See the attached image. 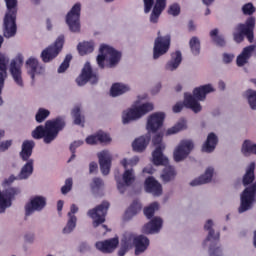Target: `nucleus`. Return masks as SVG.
I'll return each instance as SVG.
<instances>
[{
	"label": "nucleus",
	"instance_id": "nucleus-1",
	"mask_svg": "<svg viewBox=\"0 0 256 256\" xmlns=\"http://www.w3.org/2000/svg\"><path fill=\"white\" fill-rule=\"evenodd\" d=\"M255 167V162H251L246 167L245 174L242 180V183L246 188L240 195V207L238 208L239 213H245V211H249V209H251L253 203L255 202Z\"/></svg>",
	"mask_w": 256,
	"mask_h": 256
},
{
	"label": "nucleus",
	"instance_id": "nucleus-2",
	"mask_svg": "<svg viewBox=\"0 0 256 256\" xmlns=\"http://www.w3.org/2000/svg\"><path fill=\"white\" fill-rule=\"evenodd\" d=\"M152 143L155 147V150L152 152V160L154 165H163L165 168L161 174V179L164 183H169L173 181L177 176V172L173 166H169V158L163 155L165 151V143H163V135L157 134L154 136Z\"/></svg>",
	"mask_w": 256,
	"mask_h": 256
},
{
	"label": "nucleus",
	"instance_id": "nucleus-3",
	"mask_svg": "<svg viewBox=\"0 0 256 256\" xmlns=\"http://www.w3.org/2000/svg\"><path fill=\"white\" fill-rule=\"evenodd\" d=\"M65 129V118L58 117L53 120H48L45 126L40 125L32 131L33 139H44V143L49 145L57 139L59 131Z\"/></svg>",
	"mask_w": 256,
	"mask_h": 256
},
{
	"label": "nucleus",
	"instance_id": "nucleus-4",
	"mask_svg": "<svg viewBox=\"0 0 256 256\" xmlns=\"http://www.w3.org/2000/svg\"><path fill=\"white\" fill-rule=\"evenodd\" d=\"M209 93H215V86L213 84L201 85L193 90V94H184V107L191 109L194 113H200L203 107L199 101H205Z\"/></svg>",
	"mask_w": 256,
	"mask_h": 256
},
{
	"label": "nucleus",
	"instance_id": "nucleus-5",
	"mask_svg": "<svg viewBox=\"0 0 256 256\" xmlns=\"http://www.w3.org/2000/svg\"><path fill=\"white\" fill-rule=\"evenodd\" d=\"M133 246L135 247V255H141V253H145L147 247H149V238L143 235L137 236L133 233L124 234L118 255L125 256V253H127L129 249H132Z\"/></svg>",
	"mask_w": 256,
	"mask_h": 256
},
{
	"label": "nucleus",
	"instance_id": "nucleus-6",
	"mask_svg": "<svg viewBox=\"0 0 256 256\" xmlns=\"http://www.w3.org/2000/svg\"><path fill=\"white\" fill-rule=\"evenodd\" d=\"M121 165L124 167L125 171L123 173L122 178L119 176H115V180L117 183V189L119 193L123 194L127 191V187H131L133 183H135V171L133 168L137 163H139V158L137 156L132 157L131 159L124 158L121 160Z\"/></svg>",
	"mask_w": 256,
	"mask_h": 256
},
{
	"label": "nucleus",
	"instance_id": "nucleus-7",
	"mask_svg": "<svg viewBox=\"0 0 256 256\" xmlns=\"http://www.w3.org/2000/svg\"><path fill=\"white\" fill-rule=\"evenodd\" d=\"M35 147V142L33 140H25L22 143V148L20 151V157L22 161H26V163L22 166L20 173L18 174V179L20 181H24L29 179L31 175H33V159L31 155H33V148Z\"/></svg>",
	"mask_w": 256,
	"mask_h": 256
},
{
	"label": "nucleus",
	"instance_id": "nucleus-8",
	"mask_svg": "<svg viewBox=\"0 0 256 256\" xmlns=\"http://www.w3.org/2000/svg\"><path fill=\"white\" fill-rule=\"evenodd\" d=\"M7 12L4 17V37L11 39L17 34V0H5Z\"/></svg>",
	"mask_w": 256,
	"mask_h": 256
},
{
	"label": "nucleus",
	"instance_id": "nucleus-9",
	"mask_svg": "<svg viewBox=\"0 0 256 256\" xmlns=\"http://www.w3.org/2000/svg\"><path fill=\"white\" fill-rule=\"evenodd\" d=\"M121 61V52L108 44H101L99 47V54L97 56L98 67L105 68V62L108 63V67L113 68L119 65Z\"/></svg>",
	"mask_w": 256,
	"mask_h": 256
},
{
	"label": "nucleus",
	"instance_id": "nucleus-10",
	"mask_svg": "<svg viewBox=\"0 0 256 256\" xmlns=\"http://www.w3.org/2000/svg\"><path fill=\"white\" fill-rule=\"evenodd\" d=\"M153 109V103L146 102L144 104H139V101H137L130 108L123 111L122 123L123 125H128L131 121H137L141 119V117H144V115H147V113H150V111H153Z\"/></svg>",
	"mask_w": 256,
	"mask_h": 256
},
{
	"label": "nucleus",
	"instance_id": "nucleus-11",
	"mask_svg": "<svg viewBox=\"0 0 256 256\" xmlns=\"http://www.w3.org/2000/svg\"><path fill=\"white\" fill-rule=\"evenodd\" d=\"M255 21V17L250 16L244 24H238L236 26L233 32L234 41H236V43H241L244 35H246L250 43H253V29H255Z\"/></svg>",
	"mask_w": 256,
	"mask_h": 256
},
{
	"label": "nucleus",
	"instance_id": "nucleus-12",
	"mask_svg": "<svg viewBox=\"0 0 256 256\" xmlns=\"http://www.w3.org/2000/svg\"><path fill=\"white\" fill-rule=\"evenodd\" d=\"M21 67H23V55L18 54L11 60L9 71L15 85H17L19 89H23L25 87V82L23 81V70H21Z\"/></svg>",
	"mask_w": 256,
	"mask_h": 256
},
{
	"label": "nucleus",
	"instance_id": "nucleus-13",
	"mask_svg": "<svg viewBox=\"0 0 256 256\" xmlns=\"http://www.w3.org/2000/svg\"><path fill=\"white\" fill-rule=\"evenodd\" d=\"M65 43V36H59L56 41L44 49L41 53V59L44 63H51L53 59H55L61 50L63 49V45Z\"/></svg>",
	"mask_w": 256,
	"mask_h": 256
},
{
	"label": "nucleus",
	"instance_id": "nucleus-14",
	"mask_svg": "<svg viewBox=\"0 0 256 256\" xmlns=\"http://www.w3.org/2000/svg\"><path fill=\"white\" fill-rule=\"evenodd\" d=\"M81 4L76 3L66 16V23L72 33H79L81 31Z\"/></svg>",
	"mask_w": 256,
	"mask_h": 256
},
{
	"label": "nucleus",
	"instance_id": "nucleus-15",
	"mask_svg": "<svg viewBox=\"0 0 256 256\" xmlns=\"http://www.w3.org/2000/svg\"><path fill=\"white\" fill-rule=\"evenodd\" d=\"M195 144H193L192 140H182L176 146L173 152L174 161L176 163H181V161H185L191 155V151H193Z\"/></svg>",
	"mask_w": 256,
	"mask_h": 256
},
{
	"label": "nucleus",
	"instance_id": "nucleus-16",
	"mask_svg": "<svg viewBox=\"0 0 256 256\" xmlns=\"http://www.w3.org/2000/svg\"><path fill=\"white\" fill-rule=\"evenodd\" d=\"M47 206V198L45 196H32L25 205V215L30 217L33 213H41Z\"/></svg>",
	"mask_w": 256,
	"mask_h": 256
},
{
	"label": "nucleus",
	"instance_id": "nucleus-17",
	"mask_svg": "<svg viewBox=\"0 0 256 256\" xmlns=\"http://www.w3.org/2000/svg\"><path fill=\"white\" fill-rule=\"evenodd\" d=\"M109 209V202H103L94 209L88 211L87 215L93 220V227H99L102 223H105V216Z\"/></svg>",
	"mask_w": 256,
	"mask_h": 256
},
{
	"label": "nucleus",
	"instance_id": "nucleus-18",
	"mask_svg": "<svg viewBox=\"0 0 256 256\" xmlns=\"http://www.w3.org/2000/svg\"><path fill=\"white\" fill-rule=\"evenodd\" d=\"M171 46V36H159L154 41L153 48V59L157 60L159 57H163L167 51H169V47Z\"/></svg>",
	"mask_w": 256,
	"mask_h": 256
},
{
	"label": "nucleus",
	"instance_id": "nucleus-19",
	"mask_svg": "<svg viewBox=\"0 0 256 256\" xmlns=\"http://www.w3.org/2000/svg\"><path fill=\"white\" fill-rule=\"evenodd\" d=\"M99 81V77L96 73H94L93 69L91 68V64L87 62L82 69V73L76 79V83L79 87H83V85H87V83H91L95 85Z\"/></svg>",
	"mask_w": 256,
	"mask_h": 256
},
{
	"label": "nucleus",
	"instance_id": "nucleus-20",
	"mask_svg": "<svg viewBox=\"0 0 256 256\" xmlns=\"http://www.w3.org/2000/svg\"><path fill=\"white\" fill-rule=\"evenodd\" d=\"M21 190L19 188H8L3 192H0V213H5L9 207H11L13 199L16 195H19Z\"/></svg>",
	"mask_w": 256,
	"mask_h": 256
},
{
	"label": "nucleus",
	"instance_id": "nucleus-21",
	"mask_svg": "<svg viewBox=\"0 0 256 256\" xmlns=\"http://www.w3.org/2000/svg\"><path fill=\"white\" fill-rule=\"evenodd\" d=\"M77 213H79V206L72 204L67 213L66 225L62 229L63 235H71L77 229Z\"/></svg>",
	"mask_w": 256,
	"mask_h": 256
},
{
	"label": "nucleus",
	"instance_id": "nucleus-22",
	"mask_svg": "<svg viewBox=\"0 0 256 256\" xmlns=\"http://www.w3.org/2000/svg\"><path fill=\"white\" fill-rule=\"evenodd\" d=\"M25 66L27 74L31 77L32 81H35V77H39V75H45V66L39 63V60L35 57L28 58Z\"/></svg>",
	"mask_w": 256,
	"mask_h": 256
},
{
	"label": "nucleus",
	"instance_id": "nucleus-23",
	"mask_svg": "<svg viewBox=\"0 0 256 256\" xmlns=\"http://www.w3.org/2000/svg\"><path fill=\"white\" fill-rule=\"evenodd\" d=\"M165 121V113L155 112L151 114L147 119L146 129L148 133H156L161 127H163V122Z\"/></svg>",
	"mask_w": 256,
	"mask_h": 256
},
{
	"label": "nucleus",
	"instance_id": "nucleus-24",
	"mask_svg": "<svg viewBox=\"0 0 256 256\" xmlns=\"http://www.w3.org/2000/svg\"><path fill=\"white\" fill-rule=\"evenodd\" d=\"M98 159L102 175H109L111 171V161H113L111 152H109L108 150H103L99 152Z\"/></svg>",
	"mask_w": 256,
	"mask_h": 256
},
{
	"label": "nucleus",
	"instance_id": "nucleus-25",
	"mask_svg": "<svg viewBox=\"0 0 256 256\" xmlns=\"http://www.w3.org/2000/svg\"><path fill=\"white\" fill-rule=\"evenodd\" d=\"M118 245H119V239L112 238V239L96 242L95 247L96 249H98V251H101V253H113V251L117 249Z\"/></svg>",
	"mask_w": 256,
	"mask_h": 256
},
{
	"label": "nucleus",
	"instance_id": "nucleus-26",
	"mask_svg": "<svg viewBox=\"0 0 256 256\" xmlns=\"http://www.w3.org/2000/svg\"><path fill=\"white\" fill-rule=\"evenodd\" d=\"M255 52V45H250L243 48L242 52L236 58V64L238 67H245L249 63V59Z\"/></svg>",
	"mask_w": 256,
	"mask_h": 256
},
{
	"label": "nucleus",
	"instance_id": "nucleus-27",
	"mask_svg": "<svg viewBox=\"0 0 256 256\" xmlns=\"http://www.w3.org/2000/svg\"><path fill=\"white\" fill-rule=\"evenodd\" d=\"M163 227V219L161 217H154L149 223L142 228L143 233L146 235H153L159 233Z\"/></svg>",
	"mask_w": 256,
	"mask_h": 256
},
{
	"label": "nucleus",
	"instance_id": "nucleus-28",
	"mask_svg": "<svg viewBox=\"0 0 256 256\" xmlns=\"http://www.w3.org/2000/svg\"><path fill=\"white\" fill-rule=\"evenodd\" d=\"M145 189L147 193H151L154 197H159L163 194V188L161 184L153 177H148L145 181Z\"/></svg>",
	"mask_w": 256,
	"mask_h": 256
},
{
	"label": "nucleus",
	"instance_id": "nucleus-29",
	"mask_svg": "<svg viewBox=\"0 0 256 256\" xmlns=\"http://www.w3.org/2000/svg\"><path fill=\"white\" fill-rule=\"evenodd\" d=\"M167 7V0H156L150 14V23H158L159 17Z\"/></svg>",
	"mask_w": 256,
	"mask_h": 256
},
{
	"label": "nucleus",
	"instance_id": "nucleus-30",
	"mask_svg": "<svg viewBox=\"0 0 256 256\" xmlns=\"http://www.w3.org/2000/svg\"><path fill=\"white\" fill-rule=\"evenodd\" d=\"M213 173H215V169L213 167H208L202 176L190 182L191 187H197V185H205L206 183H211V180L213 179Z\"/></svg>",
	"mask_w": 256,
	"mask_h": 256
},
{
	"label": "nucleus",
	"instance_id": "nucleus-31",
	"mask_svg": "<svg viewBox=\"0 0 256 256\" xmlns=\"http://www.w3.org/2000/svg\"><path fill=\"white\" fill-rule=\"evenodd\" d=\"M213 227H215V222L212 219L207 220L204 224L205 231H208V236L204 242L205 245H207L209 241H211V243L219 241L220 234L219 232H215V229H213Z\"/></svg>",
	"mask_w": 256,
	"mask_h": 256
},
{
	"label": "nucleus",
	"instance_id": "nucleus-32",
	"mask_svg": "<svg viewBox=\"0 0 256 256\" xmlns=\"http://www.w3.org/2000/svg\"><path fill=\"white\" fill-rule=\"evenodd\" d=\"M217 143H219V138L217 137V134L211 132L210 134H208V137L202 146V151L204 153H213V151H215V148L217 147Z\"/></svg>",
	"mask_w": 256,
	"mask_h": 256
},
{
	"label": "nucleus",
	"instance_id": "nucleus-33",
	"mask_svg": "<svg viewBox=\"0 0 256 256\" xmlns=\"http://www.w3.org/2000/svg\"><path fill=\"white\" fill-rule=\"evenodd\" d=\"M181 61H183L181 53L179 51H176L171 55V59L166 63V71H177V69H179V65H181Z\"/></svg>",
	"mask_w": 256,
	"mask_h": 256
},
{
	"label": "nucleus",
	"instance_id": "nucleus-34",
	"mask_svg": "<svg viewBox=\"0 0 256 256\" xmlns=\"http://www.w3.org/2000/svg\"><path fill=\"white\" fill-rule=\"evenodd\" d=\"M129 91H131V86H129V84L115 83L110 89V95L112 97H119L120 95H125V93H129Z\"/></svg>",
	"mask_w": 256,
	"mask_h": 256
},
{
	"label": "nucleus",
	"instance_id": "nucleus-35",
	"mask_svg": "<svg viewBox=\"0 0 256 256\" xmlns=\"http://www.w3.org/2000/svg\"><path fill=\"white\" fill-rule=\"evenodd\" d=\"M7 65H9V59L0 55V95L5 87V80L7 79Z\"/></svg>",
	"mask_w": 256,
	"mask_h": 256
},
{
	"label": "nucleus",
	"instance_id": "nucleus-36",
	"mask_svg": "<svg viewBox=\"0 0 256 256\" xmlns=\"http://www.w3.org/2000/svg\"><path fill=\"white\" fill-rule=\"evenodd\" d=\"M149 141H151V135L148 134L146 136H141L133 142L132 147L134 151H137V153H141L142 151H145V149H147Z\"/></svg>",
	"mask_w": 256,
	"mask_h": 256
},
{
	"label": "nucleus",
	"instance_id": "nucleus-37",
	"mask_svg": "<svg viewBox=\"0 0 256 256\" xmlns=\"http://www.w3.org/2000/svg\"><path fill=\"white\" fill-rule=\"evenodd\" d=\"M241 152L245 157H249V155H256V144L252 141L245 140L242 144Z\"/></svg>",
	"mask_w": 256,
	"mask_h": 256
},
{
	"label": "nucleus",
	"instance_id": "nucleus-38",
	"mask_svg": "<svg viewBox=\"0 0 256 256\" xmlns=\"http://www.w3.org/2000/svg\"><path fill=\"white\" fill-rule=\"evenodd\" d=\"M185 129H187V121L185 119H181L167 130L166 135H175L180 131H185Z\"/></svg>",
	"mask_w": 256,
	"mask_h": 256
},
{
	"label": "nucleus",
	"instance_id": "nucleus-39",
	"mask_svg": "<svg viewBox=\"0 0 256 256\" xmlns=\"http://www.w3.org/2000/svg\"><path fill=\"white\" fill-rule=\"evenodd\" d=\"M141 211V203L134 201L125 212V219H133Z\"/></svg>",
	"mask_w": 256,
	"mask_h": 256
},
{
	"label": "nucleus",
	"instance_id": "nucleus-40",
	"mask_svg": "<svg viewBox=\"0 0 256 256\" xmlns=\"http://www.w3.org/2000/svg\"><path fill=\"white\" fill-rule=\"evenodd\" d=\"M95 50V43L93 41L83 42L78 44V52L80 55H87L93 53Z\"/></svg>",
	"mask_w": 256,
	"mask_h": 256
},
{
	"label": "nucleus",
	"instance_id": "nucleus-41",
	"mask_svg": "<svg viewBox=\"0 0 256 256\" xmlns=\"http://www.w3.org/2000/svg\"><path fill=\"white\" fill-rule=\"evenodd\" d=\"M243 97L247 99L250 108L253 111H256V91L253 89H248L243 93Z\"/></svg>",
	"mask_w": 256,
	"mask_h": 256
},
{
	"label": "nucleus",
	"instance_id": "nucleus-42",
	"mask_svg": "<svg viewBox=\"0 0 256 256\" xmlns=\"http://www.w3.org/2000/svg\"><path fill=\"white\" fill-rule=\"evenodd\" d=\"M210 37L213 43H216L219 47H225V38L219 35V29H213L210 31Z\"/></svg>",
	"mask_w": 256,
	"mask_h": 256
},
{
	"label": "nucleus",
	"instance_id": "nucleus-43",
	"mask_svg": "<svg viewBox=\"0 0 256 256\" xmlns=\"http://www.w3.org/2000/svg\"><path fill=\"white\" fill-rule=\"evenodd\" d=\"M72 117L75 125H83L85 123V116L81 115V108L79 106L73 108Z\"/></svg>",
	"mask_w": 256,
	"mask_h": 256
},
{
	"label": "nucleus",
	"instance_id": "nucleus-44",
	"mask_svg": "<svg viewBox=\"0 0 256 256\" xmlns=\"http://www.w3.org/2000/svg\"><path fill=\"white\" fill-rule=\"evenodd\" d=\"M104 187L105 183L103 182V179L98 177L93 178L92 182L90 183V189L94 193H99Z\"/></svg>",
	"mask_w": 256,
	"mask_h": 256
},
{
	"label": "nucleus",
	"instance_id": "nucleus-45",
	"mask_svg": "<svg viewBox=\"0 0 256 256\" xmlns=\"http://www.w3.org/2000/svg\"><path fill=\"white\" fill-rule=\"evenodd\" d=\"M189 45L193 55H199L201 52V42L199 41V38L192 37L190 39Z\"/></svg>",
	"mask_w": 256,
	"mask_h": 256
},
{
	"label": "nucleus",
	"instance_id": "nucleus-46",
	"mask_svg": "<svg viewBox=\"0 0 256 256\" xmlns=\"http://www.w3.org/2000/svg\"><path fill=\"white\" fill-rule=\"evenodd\" d=\"M49 115H51V112L49 110L45 108H39L35 115L36 122L43 123V121H45V119H47Z\"/></svg>",
	"mask_w": 256,
	"mask_h": 256
},
{
	"label": "nucleus",
	"instance_id": "nucleus-47",
	"mask_svg": "<svg viewBox=\"0 0 256 256\" xmlns=\"http://www.w3.org/2000/svg\"><path fill=\"white\" fill-rule=\"evenodd\" d=\"M155 211H159V203L153 202L148 207L144 209V215L147 217V219H151L153 215H155Z\"/></svg>",
	"mask_w": 256,
	"mask_h": 256
},
{
	"label": "nucleus",
	"instance_id": "nucleus-48",
	"mask_svg": "<svg viewBox=\"0 0 256 256\" xmlns=\"http://www.w3.org/2000/svg\"><path fill=\"white\" fill-rule=\"evenodd\" d=\"M72 59H73V56H71V54H67L64 61L61 63V65L58 68V73H65V70L69 69V63H71Z\"/></svg>",
	"mask_w": 256,
	"mask_h": 256
},
{
	"label": "nucleus",
	"instance_id": "nucleus-49",
	"mask_svg": "<svg viewBox=\"0 0 256 256\" xmlns=\"http://www.w3.org/2000/svg\"><path fill=\"white\" fill-rule=\"evenodd\" d=\"M256 11V8L255 6L253 5V3L249 2V3H246L242 6V13L243 15H253V13H255Z\"/></svg>",
	"mask_w": 256,
	"mask_h": 256
},
{
	"label": "nucleus",
	"instance_id": "nucleus-50",
	"mask_svg": "<svg viewBox=\"0 0 256 256\" xmlns=\"http://www.w3.org/2000/svg\"><path fill=\"white\" fill-rule=\"evenodd\" d=\"M180 13H181V6H179V4L174 3L169 6L168 15H172V17H177Z\"/></svg>",
	"mask_w": 256,
	"mask_h": 256
},
{
	"label": "nucleus",
	"instance_id": "nucleus-51",
	"mask_svg": "<svg viewBox=\"0 0 256 256\" xmlns=\"http://www.w3.org/2000/svg\"><path fill=\"white\" fill-rule=\"evenodd\" d=\"M71 189H73V179L68 178L65 180V184L61 188L62 195H67Z\"/></svg>",
	"mask_w": 256,
	"mask_h": 256
},
{
	"label": "nucleus",
	"instance_id": "nucleus-52",
	"mask_svg": "<svg viewBox=\"0 0 256 256\" xmlns=\"http://www.w3.org/2000/svg\"><path fill=\"white\" fill-rule=\"evenodd\" d=\"M98 143H111V136L106 132L99 131L98 132Z\"/></svg>",
	"mask_w": 256,
	"mask_h": 256
},
{
	"label": "nucleus",
	"instance_id": "nucleus-53",
	"mask_svg": "<svg viewBox=\"0 0 256 256\" xmlns=\"http://www.w3.org/2000/svg\"><path fill=\"white\" fill-rule=\"evenodd\" d=\"M87 145H97L99 143V134L98 132L96 134L90 135L86 138Z\"/></svg>",
	"mask_w": 256,
	"mask_h": 256
},
{
	"label": "nucleus",
	"instance_id": "nucleus-54",
	"mask_svg": "<svg viewBox=\"0 0 256 256\" xmlns=\"http://www.w3.org/2000/svg\"><path fill=\"white\" fill-rule=\"evenodd\" d=\"M144 1V13H151L155 0H143Z\"/></svg>",
	"mask_w": 256,
	"mask_h": 256
},
{
	"label": "nucleus",
	"instance_id": "nucleus-55",
	"mask_svg": "<svg viewBox=\"0 0 256 256\" xmlns=\"http://www.w3.org/2000/svg\"><path fill=\"white\" fill-rule=\"evenodd\" d=\"M11 145H13V140H4L0 142V151L4 153V151H7Z\"/></svg>",
	"mask_w": 256,
	"mask_h": 256
},
{
	"label": "nucleus",
	"instance_id": "nucleus-56",
	"mask_svg": "<svg viewBox=\"0 0 256 256\" xmlns=\"http://www.w3.org/2000/svg\"><path fill=\"white\" fill-rule=\"evenodd\" d=\"M222 59H223V63H225L226 65H229V63H232L233 59H235V55L224 53L222 56Z\"/></svg>",
	"mask_w": 256,
	"mask_h": 256
},
{
	"label": "nucleus",
	"instance_id": "nucleus-57",
	"mask_svg": "<svg viewBox=\"0 0 256 256\" xmlns=\"http://www.w3.org/2000/svg\"><path fill=\"white\" fill-rule=\"evenodd\" d=\"M210 256H223V250L219 247L210 248Z\"/></svg>",
	"mask_w": 256,
	"mask_h": 256
},
{
	"label": "nucleus",
	"instance_id": "nucleus-58",
	"mask_svg": "<svg viewBox=\"0 0 256 256\" xmlns=\"http://www.w3.org/2000/svg\"><path fill=\"white\" fill-rule=\"evenodd\" d=\"M81 145H83V141H82V140L74 141V142L70 145V151H71V153H74V151H75L78 147H81Z\"/></svg>",
	"mask_w": 256,
	"mask_h": 256
},
{
	"label": "nucleus",
	"instance_id": "nucleus-59",
	"mask_svg": "<svg viewBox=\"0 0 256 256\" xmlns=\"http://www.w3.org/2000/svg\"><path fill=\"white\" fill-rule=\"evenodd\" d=\"M89 249L91 248L89 247V244L86 242H82L78 247V251H80V253H85V251H89Z\"/></svg>",
	"mask_w": 256,
	"mask_h": 256
},
{
	"label": "nucleus",
	"instance_id": "nucleus-60",
	"mask_svg": "<svg viewBox=\"0 0 256 256\" xmlns=\"http://www.w3.org/2000/svg\"><path fill=\"white\" fill-rule=\"evenodd\" d=\"M97 169H99V165H97V162H91L89 164V173H97Z\"/></svg>",
	"mask_w": 256,
	"mask_h": 256
},
{
	"label": "nucleus",
	"instance_id": "nucleus-61",
	"mask_svg": "<svg viewBox=\"0 0 256 256\" xmlns=\"http://www.w3.org/2000/svg\"><path fill=\"white\" fill-rule=\"evenodd\" d=\"M24 240L26 243H33V241H35V234H31V233L25 234Z\"/></svg>",
	"mask_w": 256,
	"mask_h": 256
},
{
	"label": "nucleus",
	"instance_id": "nucleus-62",
	"mask_svg": "<svg viewBox=\"0 0 256 256\" xmlns=\"http://www.w3.org/2000/svg\"><path fill=\"white\" fill-rule=\"evenodd\" d=\"M15 179H17V177H15L14 175L10 176L8 179H5L3 182V186L7 187L8 185H11V183H13V181H15Z\"/></svg>",
	"mask_w": 256,
	"mask_h": 256
},
{
	"label": "nucleus",
	"instance_id": "nucleus-63",
	"mask_svg": "<svg viewBox=\"0 0 256 256\" xmlns=\"http://www.w3.org/2000/svg\"><path fill=\"white\" fill-rule=\"evenodd\" d=\"M182 110H183V103L181 102L176 103L175 106L173 107L174 113H181Z\"/></svg>",
	"mask_w": 256,
	"mask_h": 256
},
{
	"label": "nucleus",
	"instance_id": "nucleus-64",
	"mask_svg": "<svg viewBox=\"0 0 256 256\" xmlns=\"http://www.w3.org/2000/svg\"><path fill=\"white\" fill-rule=\"evenodd\" d=\"M161 83H157L152 89H151V93L152 95H157V93H159V91H161Z\"/></svg>",
	"mask_w": 256,
	"mask_h": 256
}]
</instances>
